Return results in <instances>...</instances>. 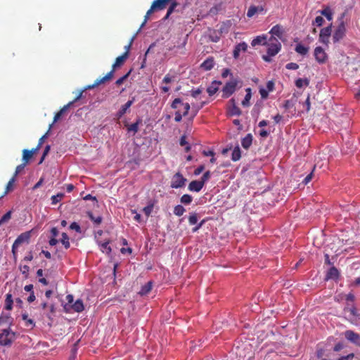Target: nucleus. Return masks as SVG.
<instances>
[{
  "mask_svg": "<svg viewBox=\"0 0 360 360\" xmlns=\"http://www.w3.org/2000/svg\"><path fill=\"white\" fill-rule=\"evenodd\" d=\"M339 277V271L337 268L333 266L328 270L326 278L327 279H337Z\"/></svg>",
  "mask_w": 360,
  "mask_h": 360,
  "instance_id": "4be33fe9",
  "label": "nucleus"
},
{
  "mask_svg": "<svg viewBox=\"0 0 360 360\" xmlns=\"http://www.w3.org/2000/svg\"><path fill=\"white\" fill-rule=\"evenodd\" d=\"M221 82L214 81L210 86L207 89V91L210 96H213L218 91V85Z\"/></svg>",
  "mask_w": 360,
  "mask_h": 360,
  "instance_id": "393cba45",
  "label": "nucleus"
},
{
  "mask_svg": "<svg viewBox=\"0 0 360 360\" xmlns=\"http://www.w3.org/2000/svg\"><path fill=\"white\" fill-rule=\"evenodd\" d=\"M22 318L25 321L26 326H31L32 328H33L35 326L34 321L31 319H29L28 315L27 314H22Z\"/></svg>",
  "mask_w": 360,
  "mask_h": 360,
  "instance_id": "37998d69",
  "label": "nucleus"
},
{
  "mask_svg": "<svg viewBox=\"0 0 360 360\" xmlns=\"http://www.w3.org/2000/svg\"><path fill=\"white\" fill-rule=\"evenodd\" d=\"M246 92H247L246 95H245L244 99L242 101V105L244 107H248V106L250 105V101L251 97H252L251 89L250 88H248L246 89Z\"/></svg>",
  "mask_w": 360,
  "mask_h": 360,
  "instance_id": "7c9ffc66",
  "label": "nucleus"
},
{
  "mask_svg": "<svg viewBox=\"0 0 360 360\" xmlns=\"http://www.w3.org/2000/svg\"><path fill=\"white\" fill-rule=\"evenodd\" d=\"M204 184L202 182H201L200 180H194L192 181L188 186V189L190 191H194V192H199L201 191V189L203 188Z\"/></svg>",
  "mask_w": 360,
  "mask_h": 360,
  "instance_id": "ddd939ff",
  "label": "nucleus"
},
{
  "mask_svg": "<svg viewBox=\"0 0 360 360\" xmlns=\"http://www.w3.org/2000/svg\"><path fill=\"white\" fill-rule=\"evenodd\" d=\"M51 127H52V124H50L49 128V130L47 131V132H46L44 135H43V136L39 139V143H38V144H37V145H38V148H41V145L43 144V143H44V141L45 139H46V137H47V136H48V134H49V131H50V129H51Z\"/></svg>",
  "mask_w": 360,
  "mask_h": 360,
  "instance_id": "603ef678",
  "label": "nucleus"
},
{
  "mask_svg": "<svg viewBox=\"0 0 360 360\" xmlns=\"http://www.w3.org/2000/svg\"><path fill=\"white\" fill-rule=\"evenodd\" d=\"M15 333L10 328L4 329L0 333V345L2 346L11 345L14 341Z\"/></svg>",
  "mask_w": 360,
  "mask_h": 360,
  "instance_id": "f03ea898",
  "label": "nucleus"
},
{
  "mask_svg": "<svg viewBox=\"0 0 360 360\" xmlns=\"http://www.w3.org/2000/svg\"><path fill=\"white\" fill-rule=\"evenodd\" d=\"M131 71H129L127 74L119 78L116 82L115 84L117 86H120L124 83V82L128 78Z\"/></svg>",
  "mask_w": 360,
  "mask_h": 360,
  "instance_id": "8fccbe9b",
  "label": "nucleus"
},
{
  "mask_svg": "<svg viewBox=\"0 0 360 360\" xmlns=\"http://www.w3.org/2000/svg\"><path fill=\"white\" fill-rule=\"evenodd\" d=\"M231 106L229 107V112L231 116H240L242 113L240 109L236 105L235 100L231 98L230 100Z\"/></svg>",
  "mask_w": 360,
  "mask_h": 360,
  "instance_id": "2eb2a0df",
  "label": "nucleus"
},
{
  "mask_svg": "<svg viewBox=\"0 0 360 360\" xmlns=\"http://www.w3.org/2000/svg\"><path fill=\"white\" fill-rule=\"evenodd\" d=\"M70 229H72V230H75L78 233L81 232V228H80L79 225L77 222H72L70 225Z\"/></svg>",
  "mask_w": 360,
  "mask_h": 360,
  "instance_id": "13d9d810",
  "label": "nucleus"
},
{
  "mask_svg": "<svg viewBox=\"0 0 360 360\" xmlns=\"http://www.w3.org/2000/svg\"><path fill=\"white\" fill-rule=\"evenodd\" d=\"M270 34H271L272 37H274V36L278 37L279 39H281L283 37V34L284 33V30L283 27L281 25H274L269 32Z\"/></svg>",
  "mask_w": 360,
  "mask_h": 360,
  "instance_id": "4468645a",
  "label": "nucleus"
},
{
  "mask_svg": "<svg viewBox=\"0 0 360 360\" xmlns=\"http://www.w3.org/2000/svg\"><path fill=\"white\" fill-rule=\"evenodd\" d=\"M182 105L184 106V111L183 112V115L184 116H186L188 114V112H189V110L191 108V105L188 103H183L181 99L179 98H175L172 105H171V107L173 109H176L178 108V105Z\"/></svg>",
  "mask_w": 360,
  "mask_h": 360,
  "instance_id": "9d476101",
  "label": "nucleus"
},
{
  "mask_svg": "<svg viewBox=\"0 0 360 360\" xmlns=\"http://www.w3.org/2000/svg\"><path fill=\"white\" fill-rule=\"evenodd\" d=\"M316 60L321 64L325 63L327 60L328 56L323 49L321 46H317L314 49V53Z\"/></svg>",
  "mask_w": 360,
  "mask_h": 360,
  "instance_id": "0eeeda50",
  "label": "nucleus"
},
{
  "mask_svg": "<svg viewBox=\"0 0 360 360\" xmlns=\"http://www.w3.org/2000/svg\"><path fill=\"white\" fill-rule=\"evenodd\" d=\"M182 116L183 114H181V112L179 111H176L175 112V117H174V120L176 122H179L181 121L182 120Z\"/></svg>",
  "mask_w": 360,
  "mask_h": 360,
  "instance_id": "774afa93",
  "label": "nucleus"
},
{
  "mask_svg": "<svg viewBox=\"0 0 360 360\" xmlns=\"http://www.w3.org/2000/svg\"><path fill=\"white\" fill-rule=\"evenodd\" d=\"M135 97H132L130 100H129L124 105H123L120 109L117 112L116 117L118 119H120L124 114L127 113V110L131 106V105L135 101Z\"/></svg>",
  "mask_w": 360,
  "mask_h": 360,
  "instance_id": "9b49d317",
  "label": "nucleus"
},
{
  "mask_svg": "<svg viewBox=\"0 0 360 360\" xmlns=\"http://www.w3.org/2000/svg\"><path fill=\"white\" fill-rule=\"evenodd\" d=\"M345 311H348L350 312V314L353 316H357V310H356V308L354 307V306H352L351 307H345Z\"/></svg>",
  "mask_w": 360,
  "mask_h": 360,
  "instance_id": "5fc2aeb1",
  "label": "nucleus"
},
{
  "mask_svg": "<svg viewBox=\"0 0 360 360\" xmlns=\"http://www.w3.org/2000/svg\"><path fill=\"white\" fill-rule=\"evenodd\" d=\"M60 242L64 245L65 249H68L70 248V244L69 242V237L66 233H62Z\"/></svg>",
  "mask_w": 360,
  "mask_h": 360,
  "instance_id": "4c0bfd02",
  "label": "nucleus"
},
{
  "mask_svg": "<svg viewBox=\"0 0 360 360\" xmlns=\"http://www.w3.org/2000/svg\"><path fill=\"white\" fill-rule=\"evenodd\" d=\"M177 6H178L177 2H176V1L172 2L171 5L169 6V7L167 10V13H169V14H172Z\"/></svg>",
  "mask_w": 360,
  "mask_h": 360,
  "instance_id": "0e129e2a",
  "label": "nucleus"
},
{
  "mask_svg": "<svg viewBox=\"0 0 360 360\" xmlns=\"http://www.w3.org/2000/svg\"><path fill=\"white\" fill-rule=\"evenodd\" d=\"M354 358V354L351 353L347 356H342L338 359V360H353Z\"/></svg>",
  "mask_w": 360,
  "mask_h": 360,
  "instance_id": "e2e57ef3",
  "label": "nucleus"
},
{
  "mask_svg": "<svg viewBox=\"0 0 360 360\" xmlns=\"http://www.w3.org/2000/svg\"><path fill=\"white\" fill-rule=\"evenodd\" d=\"M73 104V102H70L67 105H65L54 116L53 122L52 125L56 122L62 115L68 110V108Z\"/></svg>",
  "mask_w": 360,
  "mask_h": 360,
  "instance_id": "6ab92c4d",
  "label": "nucleus"
},
{
  "mask_svg": "<svg viewBox=\"0 0 360 360\" xmlns=\"http://www.w3.org/2000/svg\"><path fill=\"white\" fill-rule=\"evenodd\" d=\"M13 298H12V295L10 293H8L6 296V300H5V309L6 310H11L13 308Z\"/></svg>",
  "mask_w": 360,
  "mask_h": 360,
  "instance_id": "c85d7f7f",
  "label": "nucleus"
},
{
  "mask_svg": "<svg viewBox=\"0 0 360 360\" xmlns=\"http://www.w3.org/2000/svg\"><path fill=\"white\" fill-rule=\"evenodd\" d=\"M332 28L331 25L324 27L321 30L320 34H319V41L326 44L328 45L329 43V37L331 34Z\"/></svg>",
  "mask_w": 360,
  "mask_h": 360,
  "instance_id": "1a4fd4ad",
  "label": "nucleus"
},
{
  "mask_svg": "<svg viewBox=\"0 0 360 360\" xmlns=\"http://www.w3.org/2000/svg\"><path fill=\"white\" fill-rule=\"evenodd\" d=\"M15 181V176H13L9 181L8 182L6 188V191H4V195H6L13 188V185Z\"/></svg>",
  "mask_w": 360,
  "mask_h": 360,
  "instance_id": "de8ad7c7",
  "label": "nucleus"
},
{
  "mask_svg": "<svg viewBox=\"0 0 360 360\" xmlns=\"http://www.w3.org/2000/svg\"><path fill=\"white\" fill-rule=\"evenodd\" d=\"M12 323V318L10 315L0 316V326L6 325L8 327Z\"/></svg>",
  "mask_w": 360,
  "mask_h": 360,
  "instance_id": "bb28decb",
  "label": "nucleus"
},
{
  "mask_svg": "<svg viewBox=\"0 0 360 360\" xmlns=\"http://www.w3.org/2000/svg\"><path fill=\"white\" fill-rule=\"evenodd\" d=\"M321 13L324 15L328 20L333 19V13L330 8L327 7L321 11Z\"/></svg>",
  "mask_w": 360,
  "mask_h": 360,
  "instance_id": "79ce46f5",
  "label": "nucleus"
},
{
  "mask_svg": "<svg viewBox=\"0 0 360 360\" xmlns=\"http://www.w3.org/2000/svg\"><path fill=\"white\" fill-rule=\"evenodd\" d=\"M210 176L211 172L210 171H207L203 174L200 181L205 185V184L210 179Z\"/></svg>",
  "mask_w": 360,
  "mask_h": 360,
  "instance_id": "3c124183",
  "label": "nucleus"
},
{
  "mask_svg": "<svg viewBox=\"0 0 360 360\" xmlns=\"http://www.w3.org/2000/svg\"><path fill=\"white\" fill-rule=\"evenodd\" d=\"M346 28L345 25V22L342 21L336 28L333 35V40L334 43L338 42L341 40L345 35Z\"/></svg>",
  "mask_w": 360,
  "mask_h": 360,
  "instance_id": "39448f33",
  "label": "nucleus"
},
{
  "mask_svg": "<svg viewBox=\"0 0 360 360\" xmlns=\"http://www.w3.org/2000/svg\"><path fill=\"white\" fill-rule=\"evenodd\" d=\"M268 46L267 55H264L262 59L266 62H270L271 57L276 56L281 49V43L275 37H271Z\"/></svg>",
  "mask_w": 360,
  "mask_h": 360,
  "instance_id": "f257e3e1",
  "label": "nucleus"
},
{
  "mask_svg": "<svg viewBox=\"0 0 360 360\" xmlns=\"http://www.w3.org/2000/svg\"><path fill=\"white\" fill-rule=\"evenodd\" d=\"M99 245H100V250L104 252V253H106L107 255H110L111 251H112V249L109 246V242L107 241V242H104V243H99Z\"/></svg>",
  "mask_w": 360,
  "mask_h": 360,
  "instance_id": "2f4dec72",
  "label": "nucleus"
},
{
  "mask_svg": "<svg viewBox=\"0 0 360 360\" xmlns=\"http://www.w3.org/2000/svg\"><path fill=\"white\" fill-rule=\"evenodd\" d=\"M309 84V79L307 78L302 79L298 78L295 80V86L297 88H302L303 86H307Z\"/></svg>",
  "mask_w": 360,
  "mask_h": 360,
  "instance_id": "f704fd0d",
  "label": "nucleus"
},
{
  "mask_svg": "<svg viewBox=\"0 0 360 360\" xmlns=\"http://www.w3.org/2000/svg\"><path fill=\"white\" fill-rule=\"evenodd\" d=\"M141 123V120L138 119L136 122L128 126V131H133L134 134L139 131V126Z\"/></svg>",
  "mask_w": 360,
  "mask_h": 360,
  "instance_id": "c9c22d12",
  "label": "nucleus"
},
{
  "mask_svg": "<svg viewBox=\"0 0 360 360\" xmlns=\"http://www.w3.org/2000/svg\"><path fill=\"white\" fill-rule=\"evenodd\" d=\"M259 11V8L255 6H251L248 12H247V16L248 18L252 17L257 11Z\"/></svg>",
  "mask_w": 360,
  "mask_h": 360,
  "instance_id": "49530a36",
  "label": "nucleus"
},
{
  "mask_svg": "<svg viewBox=\"0 0 360 360\" xmlns=\"http://www.w3.org/2000/svg\"><path fill=\"white\" fill-rule=\"evenodd\" d=\"M238 82L236 79H233L230 82H228L225 86L223 87V97L228 98L231 95L233 94L236 90Z\"/></svg>",
  "mask_w": 360,
  "mask_h": 360,
  "instance_id": "20e7f679",
  "label": "nucleus"
},
{
  "mask_svg": "<svg viewBox=\"0 0 360 360\" xmlns=\"http://www.w3.org/2000/svg\"><path fill=\"white\" fill-rule=\"evenodd\" d=\"M87 216L96 225H99L102 222L103 218L101 216L95 217L91 212H87Z\"/></svg>",
  "mask_w": 360,
  "mask_h": 360,
  "instance_id": "473e14b6",
  "label": "nucleus"
},
{
  "mask_svg": "<svg viewBox=\"0 0 360 360\" xmlns=\"http://www.w3.org/2000/svg\"><path fill=\"white\" fill-rule=\"evenodd\" d=\"M186 212V209L181 205H177L174 207V214L176 216L181 217Z\"/></svg>",
  "mask_w": 360,
  "mask_h": 360,
  "instance_id": "e433bc0d",
  "label": "nucleus"
},
{
  "mask_svg": "<svg viewBox=\"0 0 360 360\" xmlns=\"http://www.w3.org/2000/svg\"><path fill=\"white\" fill-rule=\"evenodd\" d=\"M259 94L261 95L262 98H266L269 96V91L267 89L261 88L259 89Z\"/></svg>",
  "mask_w": 360,
  "mask_h": 360,
  "instance_id": "680f3d73",
  "label": "nucleus"
},
{
  "mask_svg": "<svg viewBox=\"0 0 360 360\" xmlns=\"http://www.w3.org/2000/svg\"><path fill=\"white\" fill-rule=\"evenodd\" d=\"M240 158H241L240 149L239 146H236L233 150L232 155H231V159L233 161L236 162V161L239 160Z\"/></svg>",
  "mask_w": 360,
  "mask_h": 360,
  "instance_id": "c756f323",
  "label": "nucleus"
},
{
  "mask_svg": "<svg viewBox=\"0 0 360 360\" xmlns=\"http://www.w3.org/2000/svg\"><path fill=\"white\" fill-rule=\"evenodd\" d=\"M214 65V58L212 57H209L200 65V68L204 70L208 71L212 70Z\"/></svg>",
  "mask_w": 360,
  "mask_h": 360,
  "instance_id": "a211bd4d",
  "label": "nucleus"
},
{
  "mask_svg": "<svg viewBox=\"0 0 360 360\" xmlns=\"http://www.w3.org/2000/svg\"><path fill=\"white\" fill-rule=\"evenodd\" d=\"M75 312H82L84 309V304L82 300H77L71 306Z\"/></svg>",
  "mask_w": 360,
  "mask_h": 360,
  "instance_id": "aec40b11",
  "label": "nucleus"
},
{
  "mask_svg": "<svg viewBox=\"0 0 360 360\" xmlns=\"http://www.w3.org/2000/svg\"><path fill=\"white\" fill-rule=\"evenodd\" d=\"M202 93V89L200 88H198L196 89H193L191 92V96L193 98H197L198 95Z\"/></svg>",
  "mask_w": 360,
  "mask_h": 360,
  "instance_id": "69168bd1",
  "label": "nucleus"
},
{
  "mask_svg": "<svg viewBox=\"0 0 360 360\" xmlns=\"http://www.w3.org/2000/svg\"><path fill=\"white\" fill-rule=\"evenodd\" d=\"M247 49H248V44L245 42H241V43H239L238 44H237L235 46V49H234L233 53L234 58H236V59L238 58L239 57L240 52V51L245 52L247 51Z\"/></svg>",
  "mask_w": 360,
  "mask_h": 360,
  "instance_id": "dca6fc26",
  "label": "nucleus"
},
{
  "mask_svg": "<svg viewBox=\"0 0 360 360\" xmlns=\"http://www.w3.org/2000/svg\"><path fill=\"white\" fill-rule=\"evenodd\" d=\"M206 104V102H202L200 105L193 104L192 105V116L191 120H192L197 115L198 111Z\"/></svg>",
  "mask_w": 360,
  "mask_h": 360,
  "instance_id": "cd10ccee",
  "label": "nucleus"
},
{
  "mask_svg": "<svg viewBox=\"0 0 360 360\" xmlns=\"http://www.w3.org/2000/svg\"><path fill=\"white\" fill-rule=\"evenodd\" d=\"M266 37L265 36H258L252 41L251 45L255 46L258 44H266Z\"/></svg>",
  "mask_w": 360,
  "mask_h": 360,
  "instance_id": "a878e982",
  "label": "nucleus"
},
{
  "mask_svg": "<svg viewBox=\"0 0 360 360\" xmlns=\"http://www.w3.org/2000/svg\"><path fill=\"white\" fill-rule=\"evenodd\" d=\"M190 225H194L198 222V214L195 212L191 213L188 217Z\"/></svg>",
  "mask_w": 360,
  "mask_h": 360,
  "instance_id": "a18cd8bd",
  "label": "nucleus"
},
{
  "mask_svg": "<svg viewBox=\"0 0 360 360\" xmlns=\"http://www.w3.org/2000/svg\"><path fill=\"white\" fill-rule=\"evenodd\" d=\"M153 288V282L148 281L147 283H146L144 285L141 287V289L139 291V294L141 295H146L148 293L150 292Z\"/></svg>",
  "mask_w": 360,
  "mask_h": 360,
  "instance_id": "b1692460",
  "label": "nucleus"
},
{
  "mask_svg": "<svg viewBox=\"0 0 360 360\" xmlns=\"http://www.w3.org/2000/svg\"><path fill=\"white\" fill-rule=\"evenodd\" d=\"M156 11L155 9H153V6L151 5L150 9L146 12V14L145 15L144 21L143 22L141 27H143L144 25L146 23L147 20H148L150 15Z\"/></svg>",
  "mask_w": 360,
  "mask_h": 360,
  "instance_id": "09e8293b",
  "label": "nucleus"
},
{
  "mask_svg": "<svg viewBox=\"0 0 360 360\" xmlns=\"http://www.w3.org/2000/svg\"><path fill=\"white\" fill-rule=\"evenodd\" d=\"M205 169V166L203 165H200L198 168H196L194 171L195 175H199L201 174Z\"/></svg>",
  "mask_w": 360,
  "mask_h": 360,
  "instance_id": "338daca9",
  "label": "nucleus"
},
{
  "mask_svg": "<svg viewBox=\"0 0 360 360\" xmlns=\"http://www.w3.org/2000/svg\"><path fill=\"white\" fill-rule=\"evenodd\" d=\"M285 68L288 70H297L299 68V65L295 63H289L285 65Z\"/></svg>",
  "mask_w": 360,
  "mask_h": 360,
  "instance_id": "052dcab7",
  "label": "nucleus"
},
{
  "mask_svg": "<svg viewBox=\"0 0 360 360\" xmlns=\"http://www.w3.org/2000/svg\"><path fill=\"white\" fill-rule=\"evenodd\" d=\"M345 338L350 342L360 347V335L352 330H347L345 332Z\"/></svg>",
  "mask_w": 360,
  "mask_h": 360,
  "instance_id": "423d86ee",
  "label": "nucleus"
},
{
  "mask_svg": "<svg viewBox=\"0 0 360 360\" xmlns=\"http://www.w3.org/2000/svg\"><path fill=\"white\" fill-rule=\"evenodd\" d=\"M113 77V70H110L109 72L106 74L105 76L102 78H99L95 80L94 83L91 85H88L84 90L94 89L98 85L103 84L109 80H110Z\"/></svg>",
  "mask_w": 360,
  "mask_h": 360,
  "instance_id": "6e6552de",
  "label": "nucleus"
},
{
  "mask_svg": "<svg viewBox=\"0 0 360 360\" xmlns=\"http://www.w3.org/2000/svg\"><path fill=\"white\" fill-rule=\"evenodd\" d=\"M64 196L65 195L63 193H58V194L53 195L51 197V203L53 205H56L58 202L62 200Z\"/></svg>",
  "mask_w": 360,
  "mask_h": 360,
  "instance_id": "58836bf2",
  "label": "nucleus"
},
{
  "mask_svg": "<svg viewBox=\"0 0 360 360\" xmlns=\"http://www.w3.org/2000/svg\"><path fill=\"white\" fill-rule=\"evenodd\" d=\"M12 212L10 210L7 212L3 217L0 219V226L4 223L8 222L11 218Z\"/></svg>",
  "mask_w": 360,
  "mask_h": 360,
  "instance_id": "c03bdc74",
  "label": "nucleus"
},
{
  "mask_svg": "<svg viewBox=\"0 0 360 360\" xmlns=\"http://www.w3.org/2000/svg\"><path fill=\"white\" fill-rule=\"evenodd\" d=\"M187 179L180 172H176L172 178L170 186L179 188L185 186Z\"/></svg>",
  "mask_w": 360,
  "mask_h": 360,
  "instance_id": "7ed1b4c3",
  "label": "nucleus"
},
{
  "mask_svg": "<svg viewBox=\"0 0 360 360\" xmlns=\"http://www.w3.org/2000/svg\"><path fill=\"white\" fill-rule=\"evenodd\" d=\"M50 146L49 145H47L45 148H44V153H43V155L41 156V158L39 162V164H41L43 162V161L45 159V157L47 155V154L49 153V150H50Z\"/></svg>",
  "mask_w": 360,
  "mask_h": 360,
  "instance_id": "6e6d98bb",
  "label": "nucleus"
},
{
  "mask_svg": "<svg viewBox=\"0 0 360 360\" xmlns=\"http://www.w3.org/2000/svg\"><path fill=\"white\" fill-rule=\"evenodd\" d=\"M192 200H193L192 196L188 194H184L180 198V202L184 205L191 204Z\"/></svg>",
  "mask_w": 360,
  "mask_h": 360,
  "instance_id": "ea45409f",
  "label": "nucleus"
},
{
  "mask_svg": "<svg viewBox=\"0 0 360 360\" xmlns=\"http://www.w3.org/2000/svg\"><path fill=\"white\" fill-rule=\"evenodd\" d=\"M309 48L307 47V46H304V45H302L301 43H299L296 45L295 48V51L300 54V55H302V56H305L307 54V53L309 52Z\"/></svg>",
  "mask_w": 360,
  "mask_h": 360,
  "instance_id": "5701e85b",
  "label": "nucleus"
},
{
  "mask_svg": "<svg viewBox=\"0 0 360 360\" xmlns=\"http://www.w3.org/2000/svg\"><path fill=\"white\" fill-rule=\"evenodd\" d=\"M252 143V136L248 134L241 141V145L245 149H248Z\"/></svg>",
  "mask_w": 360,
  "mask_h": 360,
  "instance_id": "412c9836",
  "label": "nucleus"
},
{
  "mask_svg": "<svg viewBox=\"0 0 360 360\" xmlns=\"http://www.w3.org/2000/svg\"><path fill=\"white\" fill-rule=\"evenodd\" d=\"M127 58V51H125L122 55L118 56L116 58L115 62L112 65V70H113V74L115 73V68L117 67H120L121 65H122Z\"/></svg>",
  "mask_w": 360,
  "mask_h": 360,
  "instance_id": "f3484780",
  "label": "nucleus"
},
{
  "mask_svg": "<svg viewBox=\"0 0 360 360\" xmlns=\"http://www.w3.org/2000/svg\"><path fill=\"white\" fill-rule=\"evenodd\" d=\"M324 22L323 18L321 16H316L314 21L313 22V25H316L318 27H321Z\"/></svg>",
  "mask_w": 360,
  "mask_h": 360,
  "instance_id": "864d4df0",
  "label": "nucleus"
},
{
  "mask_svg": "<svg viewBox=\"0 0 360 360\" xmlns=\"http://www.w3.org/2000/svg\"><path fill=\"white\" fill-rule=\"evenodd\" d=\"M31 237V231L21 233L15 240V245H20L23 243H28Z\"/></svg>",
  "mask_w": 360,
  "mask_h": 360,
  "instance_id": "f8f14e48",
  "label": "nucleus"
},
{
  "mask_svg": "<svg viewBox=\"0 0 360 360\" xmlns=\"http://www.w3.org/2000/svg\"><path fill=\"white\" fill-rule=\"evenodd\" d=\"M26 164H25L24 162L22 164H20L19 165H18L15 168V174H14V176L15 178L16 177V176L24 169V167H25Z\"/></svg>",
  "mask_w": 360,
  "mask_h": 360,
  "instance_id": "bf43d9fd",
  "label": "nucleus"
},
{
  "mask_svg": "<svg viewBox=\"0 0 360 360\" xmlns=\"http://www.w3.org/2000/svg\"><path fill=\"white\" fill-rule=\"evenodd\" d=\"M153 207H154V202H150L146 207H143V212H144V214H146V216L147 217H148L150 215V214L153 210Z\"/></svg>",
  "mask_w": 360,
  "mask_h": 360,
  "instance_id": "a19ab883",
  "label": "nucleus"
},
{
  "mask_svg": "<svg viewBox=\"0 0 360 360\" xmlns=\"http://www.w3.org/2000/svg\"><path fill=\"white\" fill-rule=\"evenodd\" d=\"M32 156V152L30 150L24 149L22 150V160L25 164L27 165Z\"/></svg>",
  "mask_w": 360,
  "mask_h": 360,
  "instance_id": "72a5a7b5",
  "label": "nucleus"
},
{
  "mask_svg": "<svg viewBox=\"0 0 360 360\" xmlns=\"http://www.w3.org/2000/svg\"><path fill=\"white\" fill-rule=\"evenodd\" d=\"M20 271L23 275H25V278L28 277L30 267L27 265H24L20 266Z\"/></svg>",
  "mask_w": 360,
  "mask_h": 360,
  "instance_id": "4d7b16f0",
  "label": "nucleus"
}]
</instances>
